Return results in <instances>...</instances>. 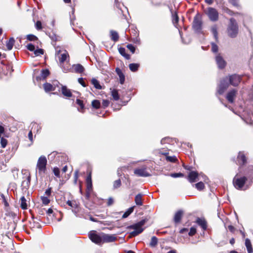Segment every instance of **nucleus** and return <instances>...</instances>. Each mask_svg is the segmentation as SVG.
I'll list each match as a JSON object with an SVG mask.
<instances>
[{"label":"nucleus","instance_id":"1","mask_svg":"<svg viewBox=\"0 0 253 253\" xmlns=\"http://www.w3.org/2000/svg\"><path fill=\"white\" fill-rule=\"evenodd\" d=\"M241 80V76L237 74H233L223 78L217 88L218 93L219 94H223L228 87L229 84L234 86L238 85Z\"/></svg>","mask_w":253,"mask_h":253},{"label":"nucleus","instance_id":"2","mask_svg":"<svg viewBox=\"0 0 253 253\" xmlns=\"http://www.w3.org/2000/svg\"><path fill=\"white\" fill-rule=\"evenodd\" d=\"M233 183L235 187L238 190H246L251 185L247 183L246 177H239L237 175L233 178Z\"/></svg>","mask_w":253,"mask_h":253},{"label":"nucleus","instance_id":"3","mask_svg":"<svg viewBox=\"0 0 253 253\" xmlns=\"http://www.w3.org/2000/svg\"><path fill=\"white\" fill-rule=\"evenodd\" d=\"M238 25L236 20L233 18H230L227 29L228 36L232 38L236 37L238 33Z\"/></svg>","mask_w":253,"mask_h":253},{"label":"nucleus","instance_id":"4","mask_svg":"<svg viewBox=\"0 0 253 253\" xmlns=\"http://www.w3.org/2000/svg\"><path fill=\"white\" fill-rule=\"evenodd\" d=\"M145 223V220H142L136 224L128 226V228L134 230L130 233V236L135 237L142 232L143 228L142 227L144 225Z\"/></svg>","mask_w":253,"mask_h":253},{"label":"nucleus","instance_id":"5","mask_svg":"<svg viewBox=\"0 0 253 253\" xmlns=\"http://www.w3.org/2000/svg\"><path fill=\"white\" fill-rule=\"evenodd\" d=\"M47 160L45 156H41L38 159L37 164V169L40 175L44 174L46 169Z\"/></svg>","mask_w":253,"mask_h":253},{"label":"nucleus","instance_id":"6","mask_svg":"<svg viewBox=\"0 0 253 253\" xmlns=\"http://www.w3.org/2000/svg\"><path fill=\"white\" fill-rule=\"evenodd\" d=\"M202 21L201 15L197 13L194 18L192 27L197 33H201L202 32Z\"/></svg>","mask_w":253,"mask_h":253},{"label":"nucleus","instance_id":"7","mask_svg":"<svg viewBox=\"0 0 253 253\" xmlns=\"http://www.w3.org/2000/svg\"><path fill=\"white\" fill-rule=\"evenodd\" d=\"M88 236L90 240L96 244H102V233L98 234L95 231H91L89 232Z\"/></svg>","mask_w":253,"mask_h":253},{"label":"nucleus","instance_id":"8","mask_svg":"<svg viewBox=\"0 0 253 253\" xmlns=\"http://www.w3.org/2000/svg\"><path fill=\"white\" fill-rule=\"evenodd\" d=\"M244 177L247 179V183L252 185L253 183V166H248L244 170Z\"/></svg>","mask_w":253,"mask_h":253},{"label":"nucleus","instance_id":"9","mask_svg":"<svg viewBox=\"0 0 253 253\" xmlns=\"http://www.w3.org/2000/svg\"><path fill=\"white\" fill-rule=\"evenodd\" d=\"M206 14L211 21H216L218 19V12L217 10L212 7H209Z\"/></svg>","mask_w":253,"mask_h":253},{"label":"nucleus","instance_id":"10","mask_svg":"<svg viewBox=\"0 0 253 253\" xmlns=\"http://www.w3.org/2000/svg\"><path fill=\"white\" fill-rule=\"evenodd\" d=\"M86 195L85 197L86 199H88L90 197V195L92 192V184L91 181V172H89L86 179Z\"/></svg>","mask_w":253,"mask_h":253},{"label":"nucleus","instance_id":"11","mask_svg":"<svg viewBox=\"0 0 253 253\" xmlns=\"http://www.w3.org/2000/svg\"><path fill=\"white\" fill-rule=\"evenodd\" d=\"M117 239L115 235H109L102 233V243L115 242Z\"/></svg>","mask_w":253,"mask_h":253},{"label":"nucleus","instance_id":"12","mask_svg":"<svg viewBox=\"0 0 253 253\" xmlns=\"http://www.w3.org/2000/svg\"><path fill=\"white\" fill-rule=\"evenodd\" d=\"M134 173L140 177H148L150 176V173L146 171L145 168L135 169Z\"/></svg>","mask_w":253,"mask_h":253},{"label":"nucleus","instance_id":"13","mask_svg":"<svg viewBox=\"0 0 253 253\" xmlns=\"http://www.w3.org/2000/svg\"><path fill=\"white\" fill-rule=\"evenodd\" d=\"M215 61L219 69H223L226 65V62L220 54H217L215 56Z\"/></svg>","mask_w":253,"mask_h":253},{"label":"nucleus","instance_id":"14","mask_svg":"<svg viewBox=\"0 0 253 253\" xmlns=\"http://www.w3.org/2000/svg\"><path fill=\"white\" fill-rule=\"evenodd\" d=\"M237 92V90L233 89L228 92V93L226 95V98L229 102L231 103L234 102L235 98L236 96Z\"/></svg>","mask_w":253,"mask_h":253},{"label":"nucleus","instance_id":"15","mask_svg":"<svg viewBox=\"0 0 253 253\" xmlns=\"http://www.w3.org/2000/svg\"><path fill=\"white\" fill-rule=\"evenodd\" d=\"M67 204L68 206H70L73 208L72 211L76 216H77V213L79 211V207L78 205L76 204V202H72L70 200H68L67 202Z\"/></svg>","mask_w":253,"mask_h":253},{"label":"nucleus","instance_id":"16","mask_svg":"<svg viewBox=\"0 0 253 253\" xmlns=\"http://www.w3.org/2000/svg\"><path fill=\"white\" fill-rule=\"evenodd\" d=\"M247 161L246 158L243 152H240L237 157V164L239 165H244Z\"/></svg>","mask_w":253,"mask_h":253},{"label":"nucleus","instance_id":"17","mask_svg":"<svg viewBox=\"0 0 253 253\" xmlns=\"http://www.w3.org/2000/svg\"><path fill=\"white\" fill-rule=\"evenodd\" d=\"M198 176V173L196 171H191L188 174V179L191 183L195 182L197 181Z\"/></svg>","mask_w":253,"mask_h":253},{"label":"nucleus","instance_id":"18","mask_svg":"<svg viewBox=\"0 0 253 253\" xmlns=\"http://www.w3.org/2000/svg\"><path fill=\"white\" fill-rule=\"evenodd\" d=\"M196 223L201 227L204 230H206L207 228V221L204 218H197Z\"/></svg>","mask_w":253,"mask_h":253},{"label":"nucleus","instance_id":"19","mask_svg":"<svg viewBox=\"0 0 253 253\" xmlns=\"http://www.w3.org/2000/svg\"><path fill=\"white\" fill-rule=\"evenodd\" d=\"M183 215V211L182 210L178 211L175 213L174 216V222L176 223L180 222Z\"/></svg>","mask_w":253,"mask_h":253},{"label":"nucleus","instance_id":"20","mask_svg":"<svg viewBox=\"0 0 253 253\" xmlns=\"http://www.w3.org/2000/svg\"><path fill=\"white\" fill-rule=\"evenodd\" d=\"M43 86L45 91L46 92L55 90V87L50 83H46L43 84Z\"/></svg>","mask_w":253,"mask_h":253},{"label":"nucleus","instance_id":"21","mask_svg":"<svg viewBox=\"0 0 253 253\" xmlns=\"http://www.w3.org/2000/svg\"><path fill=\"white\" fill-rule=\"evenodd\" d=\"M116 72L119 77L120 84H123L124 83L125 80V77L124 75L123 74L121 70L119 68H117L116 69Z\"/></svg>","mask_w":253,"mask_h":253},{"label":"nucleus","instance_id":"22","mask_svg":"<svg viewBox=\"0 0 253 253\" xmlns=\"http://www.w3.org/2000/svg\"><path fill=\"white\" fill-rule=\"evenodd\" d=\"M61 91L65 96L70 97L72 95L71 90L67 88L66 86H62Z\"/></svg>","mask_w":253,"mask_h":253},{"label":"nucleus","instance_id":"23","mask_svg":"<svg viewBox=\"0 0 253 253\" xmlns=\"http://www.w3.org/2000/svg\"><path fill=\"white\" fill-rule=\"evenodd\" d=\"M73 68L75 72L77 73H82L84 70V67L80 64L73 65Z\"/></svg>","mask_w":253,"mask_h":253},{"label":"nucleus","instance_id":"24","mask_svg":"<svg viewBox=\"0 0 253 253\" xmlns=\"http://www.w3.org/2000/svg\"><path fill=\"white\" fill-rule=\"evenodd\" d=\"M211 31L213 35L214 38L216 41L218 40V32H217V26L216 25L212 26L211 28Z\"/></svg>","mask_w":253,"mask_h":253},{"label":"nucleus","instance_id":"25","mask_svg":"<svg viewBox=\"0 0 253 253\" xmlns=\"http://www.w3.org/2000/svg\"><path fill=\"white\" fill-rule=\"evenodd\" d=\"M49 75V72L47 69L42 70L41 72V76L37 77V79L44 80Z\"/></svg>","mask_w":253,"mask_h":253},{"label":"nucleus","instance_id":"26","mask_svg":"<svg viewBox=\"0 0 253 253\" xmlns=\"http://www.w3.org/2000/svg\"><path fill=\"white\" fill-rule=\"evenodd\" d=\"M31 126V129L33 131L34 133H38L41 129V126L36 123H32Z\"/></svg>","mask_w":253,"mask_h":253},{"label":"nucleus","instance_id":"27","mask_svg":"<svg viewBox=\"0 0 253 253\" xmlns=\"http://www.w3.org/2000/svg\"><path fill=\"white\" fill-rule=\"evenodd\" d=\"M245 246L247 248V251L248 253H252L253 248H252V245L251 242V241L248 238H247L245 240Z\"/></svg>","mask_w":253,"mask_h":253},{"label":"nucleus","instance_id":"28","mask_svg":"<svg viewBox=\"0 0 253 253\" xmlns=\"http://www.w3.org/2000/svg\"><path fill=\"white\" fill-rule=\"evenodd\" d=\"M15 42V40L13 38H11L9 40L7 41L6 43V46L8 50H10L12 49L13 45Z\"/></svg>","mask_w":253,"mask_h":253},{"label":"nucleus","instance_id":"29","mask_svg":"<svg viewBox=\"0 0 253 253\" xmlns=\"http://www.w3.org/2000/svg\"><path fill=\"white\" fill-rule=\"evenodd\" d=\"M69 57L68 53L66 50L64 51V52L61 53L60 56L59 57V60L60 63H62L64 61H65L67 58V57Z\"/></svg>","mask_w":253,"mask_h":253},{"label":"nucleus","instance_id":"30","mask_svg":"<svg viewBox=\"0 0 253 253\" xmlns=\"http://www.w3.org/2000/svg\"><path fill=\"white\" fill-rule=\"evenodd\" d=\"M110 35L111 39L112 41L114 42H117L118 41L119 36L116 31L113 30L110 31Z\"/></svg>","mask_w":253,"mask_h":253},{"label":"nucleus","instance_id":"31","mask_svg":"<svg viewBox=\"0 0 253 253\" xmlns=\"http://www.w3.org/2000/svg\"><path fill=\"white\" fill-rule=\"evenodd\" d=\"M91 83L95 88L98 89H102L101 85L100 84L99 82L96 79H92L91 80Z\"/></svg>","mask_w":253,"mask_h":253},{"label":"nucleus","instance_id":"32","mask_svg":"<svg viewBox=\"0 0 253 253\" xmlns=\"http://www.w3.org/2000/svg\"><path fill=\"white\" fill-rule=\"evenodd\" d=\"M20 207L23 209L25 210L27 209V200L24 196H22L20 198Z\"/></svg>","mask_w":253,"mask_h":253},{"label":"nucleus","instance_id":"33","mask_svg":"<svg viewBox=\"0 0 253 253\" xmlns=\"http://www.w3.org/2000/svg\"><path fill=\"white\" fill-rule=\"evenodd\" d=\"M142 195L141 194H138L135 196V202L137 205H138V206H142Z\"/></svg>","mask_w":253,"mask_h":253},{"label":"nucleus","instance_id":"34","mask_svg":"<svg viewBox=\"0 0 253 253\" xmlns=\"http://www.w3.org/2000/svg\"><path fill=\"white\" fill-rule=\"evenodd\" d=\"M222 9L224 12L226 13L227 14L231 16L233 15L234 14H240V13L238 12L234 13L233 11H232L228 7L225 6L222 7Z\"/></svg>","mask_w":253,"mask_h":253},{"label":"nucleus","instance_id":"35","mask_svg":"<svg viewBox=\"0 0 253 253\" xmlns=\"http://www.w3.org/2000/svg\"><path fill=\"white\" fill-rule=\"evenodd\" d=\"M119 53L126 59H128L129 58V55L126 53V49L124 47H120L119 48Z\"/></svg>","mask_w":253,"mask_h":253},{"label":"nucleus","instance_id":"36","mask_svg":"<svg viewBox=\"0 0 253 253\" xmlns=\"http://www.w3.org/2000/svg\"><path fill=\"white\" fill-rule=\"evenodd\" d=\"M134 207L129 208L123 215L122 217L123 218H126L128 217L133 211Z\"/></svg>","mask_w":253,"mask_h":253},{"label":"nucleus","instance_id":"37","mask_svg":"<svg viewBox=\"0 0 253 253\" xmlns=\"http://www.w3.org/2000/svg\"><path fill=\"white\" fill-rule=\"evenodd\" d=\"M139 66V65L136 63H131L129 65V69L132 72H136L138 70Z\"/></svg>","mask_w":253,"mask_h":253},{"label":"nucleus","instance_id":"38","mask_svg":"<svg viewBox=\"0 0 253 253\" xmlns=\"http://www.w3.org/2000/svg\"><path fill=\"white\" fill-rule=\"evenodd\" d=\"M158 243V239L155 236H153L152 237L151 239V242L150 243V246L152 247H155Z\"/></svg>","mask_w":253,"mask_h":253},{"label":"nucleus","instance_id":"39","mask_svg":"<svg viewBox=\"0 0 253 253\" xmlns=\"http://www.w3.org/2000/svg\"><path fill=\"white\" fill-rule=\"evenodd\" d=\"M30 180L31 177L30 175H29L26 180L23 181L22 183V185L26 188L28 187L30 183Z\"/></svg>","mask_w":253,"mask_h":253},{"label":"nucleus","instance_id":"40","mask_svg":"<svg viewBox=\"0 0 253 253\" xmlns=\"http://www.w3.org/2000/svg\"><path fill=\"white\" fill-rule=\"evenodd\" d=\"M228 2L232 4L235 7H236L237 8H240V5L239 4L238 0H228Z\"/></svg>","mask_w":253,"mask_h":253},{"label":"nucleus","instance_id":"41","mask_svg":"<svg viewBox=\"0 0 253 253\" xmlns=\"http://www.w3.org/2000/svg\"><path fill=\"white\" fill-rule=\"evenodd\" d=\"M92 106L93 108L95 109H98L100 106V103L99 101L97 100H94L92 101L91 103Z\"/></svg>","mask_w":253,"mask_h":253},{"label":"nucleus","instance_id":"42","mask_svg":"<svg viewBox=\"0 0 253 253\" xmlns=\"http://www.w3.org/2000/svg\"><path fill=\"white\" fill-rule=\"evenodd\" d=\"M112 96L115 100H118L119 99L118 91L116 89H114L112 91Z\"/></svg>","mask_w":253,"mask_h":253},{"label":"nucleus","instance_id":"43","mask_svg":"<svg viewBox=\"0 0 253 253\" xmlns=\"http://www.w3.org/2000/svg\"><path fill=\"white\" fill-rule=\"evenodd\" d=\"M121 181L120 179H119L118 180H115L114 182L113 188L114 189H117V188L120 187L121 186Z\"/></svg>","mask_w":253,"mask_h":253},{"label":"nucleus","instance_id":"44","mask_svg":"<svg viewBox=\"0 0 253 253\" xmlns=\"http://www.w3.org/2000/svg\"><path fill=\"white\" fill-rule=\"evenodd\" d=\"M195 186L196 188L199 190H203L205 187L204 184L202 182H200L196 183L195 184Z\"/></svg>","mask_w":253,"mask_h":253},{"label":"nucleus","instance_id":"45","mask_svg":"<svg viewBox=\"0 0 253 253\" xmlns=\"http://www.w3.org/2000/svg\"><path fill=\"white\" fill-rule=\"evenodd\" d=\"M27 39L30 41H34L37 40L38 38L35 35L30 34L27 36Z\"/></svg>","mask_w":253,"mask_h":253},{"label":"nucleus","instance_id":"46","mask_svg":"<svg viewBox=\"0 0 253 253\" xmlns=\"http://www.w3.org/2000/svg\"><path fill=\"white\" fill-rule=\"evenodd\" d=\"M169 176H170L171 177H173V178H177V177H183L184 176V174L181 172L173 173L170 174Z\"/></svg>","mask_w":253,"mask_h":253},{"label":"nucleus","instance_id":"47","mask_svg":"<svg viewBox=\"0 0 253 253\" xmlns=\"http://www.w3.org/2000/svg\"><path fill=\"white\" fill-rule=\"evenodd\" d=\"M211 51L214 53H216L218 50V46L215 43H213V42H212L211 43Z\"/></svg>","mask_w":253,"mask_h":253},{"label":"nucleus","instance_id":"48","mask_svg":"<svg viewBox=\"0 0 253 253\" xmlns=\"http://www.w3.org/2000/svg\"><path fill=\"white\" fill-rule=\"evenodd\" d=\"M43 50L41 48L37 49L36 50L35 49L34 50V54L36 56L43 54Z\"/></svg>","mask_w":253,"mask_h":253},{"label":"nucleus","instance_id":"49","mask_svg":"<svg viewBox=\"0 0 253 253\" xmlns=\"http://www.w3.org/2000/svg\"><path fill=\"white\" fill-rule=\"evenodd\" d=\"M178 22V17L176 13H174L172 15V22L173 24L175 26V24H177Z\"/></svg>","mask_w":253,"mask_h":253},{"label":"nucleus","instance_id":"50","mask_svg":"<svg viewBox=\"0 0 253 253\" xmlns=\"http://www.w3.org/2000/svg\"><path fill=\"white\" fill-rule=\"evenodd\" d=\"M166 160L170 162H175L177 160V158L175 156H167Z\"/></svg>","mask_w":253,"mask_h":253},{"label":"nucleus","instance_id":"51","mask_svg":"<svg viewBox=\"0 0 253 253\" xmlns=\"http://www.w3.org/2000/svg\"><path fill=\"white\" fill-rule=\"evenodd\" d=\"M42 203L46 205L49 204L50 200L47 197H42L41 198Z\"/></svg>","mask_w":253,"mask_h":253},{"label":"nucleus","instance_id":"52","mask_svg":"<svg viewBox=\"0 0 253 253\" xmlns=\"http://www.w3.org/2000/svg\"><path fill=\"white\" fill-rule=\"evenodd\" d=\"M53 172L56 177H60V170L58 168H54Z\"/></svg>","mask_w":253,"mask_h":253},{"label":"nucleus","instance_id":"53","mask_svg":"<svg viewBox=\"0 0 253 253\" xmlns=\"http://www.w3.org/2000/svg\"><path fill=\"white\" fill-rule=\"evenodd\" d=\"M0 143H1L2 148L5 147V146H6V144H7L6 139L3 138V137H1V139H0Z\"/></svg>","mask_w":253,"mask_h":253},{"label":"nucleus","instance_id":"54","mask_svg":"<svg viewBox=\"0 0 253 253\" xmlns=\"http://www.w3.org/2000/svg\"><path fill=\"white\" fill-rule=\"evenodd\" d=\"M27 48L28 50L31 51H34L35 49V46L32 43H29L27 45Z\"/></svg>","mask_w":253,"mask_h":253},{"label":"nucleus","instance_id":"55","mask_svg":"<svg viewBox=\"0 0 253 253\" xmlns=\"http://www.w3.org/2000/svg\"><path fill=\"white\" fill-rule=\"evenodd\" d=\"M76 103L79 106H80L81 110H83L84 109V106L83 104V101L81 100L80 99H77L76 100Z\"/></svg>","mask_w":253,"mask_h":253},{"label":"nucleus","instance_id":"56","mask_svg":"<svg viewBox=\"0 0 253 253\" xmlns=\"http://www.w3.org/2000/svg\"><path fill=\"white\" fill-rule=\"evenodd\" d=\"M127 47L132 53H134L135 48L133 45L129 44L127 45Z\"/></svg>","mask_w":253,"mask_h":253},{"label":"nucleus","instance_id":"57","mask_svg":"<svg viewBox=\"0 0 253 253\" xmlns=\"http://www.w3.org/2000/svg\"><path fill=\"white\" fill-rule=\"evenodd\" d=\"M196 232V229L194 227H191L190 229V231L188 233L189 236H193Z\"/></svg>","mask_w":253,"mask_h":253},{"label":"nucleus","instance_id":"58","mask_svg":"<svg viewBox=\"0 0 253 253\" xmlns=\"http://www.w3.org/2000/svg\"><path fill=\"white\" fill-rule=\"evenodd\" d=\"M36 28L37 30H39L42 29V23L40 21H38L36 23Z\"/></svg>","mask_w":253,"mask_h":253},{"label":"nucleus","instance_id":"59","mask_svg":"<svg viewBox=\"0 0 253 253\" xmlns=\"http://www.w3.org/2000/svg\"><path fill=\"white\" fill-rule=\"evenodd\" d=\"M110 102L108 100H103L102 102V106L105 108L109 105Z\"/></svg>","mask_w":253,"mask_h":253},{"label":"nucleus","instance_id":"60","mask_svg":"<svg viewBox=\"0 0 253 253\" xmlns=\"http://www.w3.org/2000/svg\"><path fill=\"white\" fill-rule=\"evenodd\" d=\"M78 82L84 87H85L86 86L85 82L84 81L83 78H79Z\"/></svg>","mask_w":253,"mask_h":253},{"label":"nucleus","instance_id":"61","mask_svg":"<svg viewBox=\"0 0 253 253\" xmlns=\"http://www.w3.org/2000/svg\"><path fill=\"white\" fill-rule=\"evenodd\" d=\"M169 139H170V138L169 137H165L164 138H163L161 140V143L162 144H165V143H169Z\"/></svg>","mask_w":253,"mask_h":253},{"label":"nucleus","instance_id":"62","mask_svg":"<svg viewBox=\"0 0 253 253\" xmlns=\"http://www.w3.org/2000/svg\"><path fill=\"white\" fill-rule=\"evenodd\" d=\"M33 131L31 129V130L29 131V133H28V137H29V139H30V140L31 141V142H33Z\"/></svg>","mask_w":253,"mask_h":253},{"label":"nucleus","instance_id":"63","mask_svg":"<svg viewBox=\"0 0 253 253\" xmlns=\"http://www.w3.org/2000/svg\"><path fill=\"white\" fill-rule=\"evenodd\" d=\"M114 203V200L112 198L110 197L108 199L107 202L108 206H110Z\"/></svg>","mask_w":253,"mask_h":253},{"label":"nucleus","instance_id":"64","mask_svg":"<svg viewBox=\"0 0 253 253\" xmlns=\"http://www.w3.org/2000/svg\"><path fill=\"white\" fill-rule=\"evenodd\" d=\"M51 192V188H48L46 190V191L45 192V194L46 196H49L50 195Z\"/></svg>","mask_w":253,"mask_h":253}]
</instances>
